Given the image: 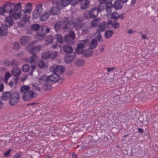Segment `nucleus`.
Instances as JSON below:
<instances>
[{"label":"nucleus","instance_id":"obj_1","mask_svg":"<svg viewBox=\"0 0 158 158\" xmlns=\"http://www.w3.org/2000/svg\"><path fill=\"white\" fill-rule=\"evenodd\" d=\"M79 44L76 49V52L79 54H83L86 57L91 56L93 54V51L89 49L83 50V49L87 46L89 42L88 39L80 40Z\"/></svg>","mask_w":158,"mask_h":158},{"label":"nucleus","instance_id":"obj_2","mask_svg":"<svg viewBox=\"0 0 158 158\" xmlns=\"http://www.w3.org/2000/svg\"><path fill=\"white\" fill-rule=\"evenodd\" d=\"M36 42L35 41H32L27 47V50L32 54L30 57V62L31 63L35 62V60L38 58V56L35 53L39 52L42 49V46L40 45L33 47V45L35 44Z\"/></svg>","mask_w":158,"mask_h":158},{"label":"nucleus","instance_id":"obj_3","mask_svg":"<svg viewBox=\"0 0 158 158\" xmlns=\"http://www.w3.org/2000/svg\"><path fill=\"white\" fill-rule=\"evenodd\" d=\"M12 6L14 7L13 9L9 8L8 13L9 14L10 17H12L15 19H18L20 18L21 14L20 12L18 11L21 8L22 5L21 3H19L15 5L13 4Z\"/></svg>","mask_w":158,"mask_h":158},{"label":"nucleus","instance_id":"obj_4","mask_svg":"<svg viewBox=\"0 0 158 158\" xmlns=\"http://www.w3.org/2000/svg\"><path fill=\"white\" fill-rule=\"evenodd\" d=\"M5 25L2 26L0 27V35H6L7 33V27H10L13 24V21L12 18L10 16H7L6 18Z\"/></svg>","mask_w":158,"mask_h":158},{"label":"nucleus","instance_id":"obj_5","mask_svg":"<svg viewBox=\"0 0 158 158\" xmlns=\"http://www.w3.org/2000/svg\"><path fill=\"white\" fill-rule=\"evenodd\" d=\"M38 82L39 85H43L44 89L47 90L51 88V86L47 84L48 81V77L46 75H43L40 77L38 79Z\"/></svg>","mask_w":158,"mask_h":158},{"label":"nucleus","instance_id":"obj_6","mask_svg":"<svg viewBox=\"0 0 158 158\" xmlns=\"http://www.w3.org/2000/svg\"><path fill=\"white\" fill-rule=\"evenodd\" d=\"M98 10L97 8L95 7L92 9L90 11L87 10L86 11L84 14L85 17L87 19L89 18H93L97 16L98 14Z\"/></svg>","mask_w":158,"mask_h":158},{"label":"nucleus","instance_id":"obj_7","mask_svg":"<svg viewBox=\"0 0 158 158\" xmlns=\"http://www.w3.org/2000/svg\"><path fill=\"white\" fill-rule=\"evenodd\" d=\"M41 33L37 31V35L38 39L40 40H42L44 39L46 33L50 31V29L48 28H46L45 26H43L41 27Z\"/></svg>","mask_w":158,"mask_h":158},{"label":"nucleus","instance_id":"obj_8","mask_svg":"<svg viewBox=\"0 0 158 158\" xmlns=\"http://www.w3.org/2000/svg\"><path fill=\"white\" fill-rule=\"evenodd\" d=\"M50 70L51 72L57 73L59 75L64 72V68L63 66L54 64L50 67Z\"/></svg>","mask_w":158,"mask_h":158},{"label":"nucleus","instance_id":"obj_9","mask_svg":"<svg viewBox=\"0 0 158 158\" xmlns=\"http://www.w3.org/2000/svg\"><path fill=\"white\" fill-rule=\"evenodd\" d=\"M69 35H65L64 40L67 43L71 45L74 43L75 37V34L73 31H71L69 32Z\"/></svg>","mask_w":158,"mask_h":158},{"label":"nucleus","instance_id":"obj_10","mask_svg":"<svg viewBox=\"0 0 158 158\" xmlns=\"http://www.w3.org/2000/svg\"><path fill=\"white\" fill-rule=\"evenodd\" d=\"M111 0H98L99 2H101L106 3V10L107 13L106 14V16L107 18L109 14L111 12L112 8V4L111 2Z\"/></svg>","mask_w":158,"mask_h":158},{"label":"nucleus","instance_id":"obj_11","mask_svg":"<svg viewBox=\"0 0 158 158\" xmlns=\"http://www.w3.org/2000/svg\"><path fill=\"white\" fill-rule=\"evenodd\" d=\"M34 92L31 90L29 91L26 93H24L22 97L23 100L26 101H27L31 100L34 96Z\"/></svg>","mask_w":158,"mask_h":158},{"label":"nucleus","instance_id":"obj_12","mask_svg":"<svg viewBox=\"0 0 158 158\" xmlns=\"http://www.w3.org/2000/svg\"><path fill=\"white\" fill-rule=\"evenodd\" d=\"M60 79L59 75L57 73H54L52 75L48 77V81H51L56 82Z\"/></svg>","mask_w":158,"mask_h":158},{"label":"nucleus","instance_id":"obj_13","mask_svg":"<svg viewBox=\"0 0 158 158\" xmlns=\"http://www.w3.org/2000/svg\"><path fill=\"white\" fill-rule=\"evenodd\" d=\"M106 22L103 21L100 23L97 28V32H101L105 31L106 28Z\"/></svg>","mask_w":158,"mask_h":158},{"label":"nucleus","instance_id":"obj_14","mask_svg":"<svg viewBox=\"0 0 158 158\" xmlns=\"http://www.w3.org/2000/svg\"><path fill=\"white\" fill-rule=\"evenodd\" d=\"M61 23L63 25V27L64 29H67L68 26L70 24H71V22H68V19L67 17H64L62 19Z\"/></svg>","mask_w":158,"mask_h":158},{"label":"nucleus","instance_id":"obj_15","mask_svg":"<svg viewBox=\"0 0 158 158\" xmlns=\"http://www.w3.org/2000/svg\"><path fill=\"white\" fill-rule=\"evenodd\" d=\"M50 15V13L49 11H46L40 17V20L44 21L47 20Z\"/></svg>","mask_w":158,"mask_h":158},{"label":"nucleus","instance_id":"obj_16","mask_svg":"<svg viewBox=\"0 0 158 158\" xmlns=\"http://www.w3.org/2000/svg\"><path fill=\"white\" fill-rule=\"evenodd\" d=\"M30 40V38L27 36H23L21 38L20 41L21 44L24 45L28 42Z\"/></svg>","mask_w":158,"mask_h":158},{"label":"nucleus","instance_id":"obj_17","mask_svg":"<svg viewBox=\"0 0 158 158\" xmlns=\"http://www.w3.org/2000/svg\"><path fill=\"white\" fill-rule=\"evenodd\" d=\"M75 58V55L71 56L69 55L68 56H66L65 58V61L66 63L69 64Z\"/></svg>","mask_w":158,"mask_h":158},{"label":"nucleus","instance_id":"obj_18","mask_svg":"<svg viewBox=\"0 0 158 158\" xmlns=\"http://www.w3.org/2000/svg\"><path fill=\"white\" fill-rule=\"evenodd\" d=\"M72 25H73V26H74L75 27H77L76 28V30H77V28H81L82 27V25L81 24V22L80 20V19L79 18H77L76 19V22H72Z\"/></svg>","mask_w":158,"mask_h":158},{"label":"nucleus","instance_id":"obj_19","mask_svg":"<svg viewBox=\"0 0 158 158\" xmlns=\"http://www.w3.org/2000/svg\"><path fill=\"white\" fill-rule=\"evenodd\" d=\"M20 73L21 69L18 68H14L11 71L12 75L15 76H18Z\"/></svg>","mask_w":158,"mask_h":158},{"label":"nucleus","instance_id":"obj_20","mask_svg":"<svg viewBox=\"0 0 158 158\" xmlns=\"http://www.w3.org/2000/svg\"><path fill=\"white\" fill-rule=\"evenodd\" d=\"M101 21V19L99 18H97L93 20L91 23V26L93 27H96L97 26L98 23Z\"/></svg>","mask_w":158,"mask_h":158},{"label":"nucleus","instance_id":"obj_21","mask_svg":"<svg viewBox=\"0 0 158 158\" xmlns=\"http://www.w3.org/2000/svg\"><path fill=\"white\" fill-rule=\"evenodd\" d=\"M97 45V42L95 39L92 40L89 44V47L91 49L96 48Z\"/></svg>","mask_w":158,"mask_h":158},{"label":"nucleus","instance_id":"obj_22","mask_svg":"<svg viewBox=\"0 0 158 158\" xmlns=\"http://www.w3.org/2000/svg\"><path fill=\"white\" fill-rule=\"evenodd\" d=\"M89 4V0H85L84 2H82L81 3V9L82 10L86 9L88 7Z\"/></svg>","mask_w":158,"mask_h":158},{"label":"nucleus","instance_id":"obj_23","mask_svg":"<svg viewBox=\"0 0 158 158\" xmlns=\"http://www.w3.org/2000/svg\"><path fill=\"white\" fill-rule=\"evenodd\" d=\"M64 51L67 53H70L73 52L72 48L67 45H65L63 47Z\"/></svg>","mask_w":158,"mask_h":158},{"label":"nucleus","instance_id":"obj_24","mask_svg":"<svg viewBox=\"0 0 158 158\" xmlns=\"http://www.w3.org/2000/svg\"><path fill=\"white\" fill-rule=\"evenodd\" d=\"M85 64V61L82 59H78L76 60L75 64L76 66L81 67L84 65Z\"/></svg>","mask_w":158,"mask_h":158},{"label":"nucleus","instance_id":"obj_25","mask_svg":"<svg viewBox=\"0 0 158 158\" xmlns=\"http://www.w3.org/2000/svg\"><path fill=\"white\" fill-rule=\"evenodd\" d=\"M18 80V78L16 77L11 80L9 83V86L11 87H15L17 83Z\"/></svg>","mask_w":158,"mask_h":158},{"label":"nucleus","instance_id":"obj_26","mask_svg":"<svg viewBox=\"0 0 158 158\" xmlns=\"http://www.w3.org/2000/svg\"><path fill=\"white\" fill-rule=\"evenodd\" d=\"M10 7V6L9 5H7L4 8L0 7V15H2L5 12L8 13Z\"/></svg>","mask_w":158,"mask_h":158},{"label":"nucleus","instance_id":"obj_27","mask_svg":"<svg viewBox=\"0 0 158 158\" xmlns=\"http://www.w3.org/2000/svg\"><path fill=\"white\" fill-rule=\"evenodd\" d=\"M32 10V7L31 4L30 3H28L25 6V10H23V11L25 14L28 13L31 11Z\"/></svg>","mask_w":158,"mask_h":158},{"label":"nucleus","instance_id":"obj_28","mask_svg":"<svg viewBox=\"0 0 158 158\" xmlns=\"http://www.w3.org/2000/svg\"><path fill=\"white\" fill-rule=\"evenodd\" d=\"M11 94L10 92L4 93L2 95L3 99L6 101L7 100L11 98Z\"/></svg>","mask_w":158,"mask_h":158},{"label":"nucleus","instance_id":"obj_29","mask_svg":"<svg viewBox=\"0 0 158 158\" xmlns=\"http://www.w3.org/2000/svg\"><path fill=\"white\" fill-rule=\"evenodd\" d=\"M113 6L116 9H119L122 8V5L119 0H117L114 2Z\"/></svg>","mask_w":158,"mask_h":158},{"label":"nucleus","instance_id":"obj_30","mask_svg":"<svg viewBox=\"0 0 158 158\" xmlns=\"http://www.w3.org/2000/svg\"><path fill=\"white\" fill-rule=\"evenodd\" d=\"M31 29L34 31H36L37 33V31H39L41 33V31H40L41 27H40V25L37 24H35L33 25L31 27Z\"/></svg>","mask_w":158,"mask_h":158},{"label":"nucleus","instance_id":"obj_31","mask_svg":"<svg viewBox=\"0 0 158 158\" xmlns=\"http://www.w3.org/2000/svg\"><path fill=\"white\" fill-rule=\"evenodd\" d=\"M108 24H111L112 27L114 28H118L119 26V23L117 22H112L110 20H108Z\"/></svg>","mask_w":158,"mask_h":158},{"label":"nucleus","instance_id":"obj_32","mask_svg":"<svg viewBox=\"0 0 158 158\" xmlns=\"http://www.w3.org/2000/svg\"><path fill=\"white\" fill-rule=\"evenodd\" d=\"M30 87L27 85H24L22 86L20 89V90L21 92L24 93H26L29 91Z\"/></svg>","mask_w":158,"mask_h":158},{"label":"nucleus","instance_id":"obj_33","mask_svg":"<svg viewBox=\"0 0 158 158\" xmlns=\"http://www.w3.org/2000/svg\"><path fill=\"white\" fill-rule=\"evenodd\" d=\"M59 11V10L56 7H54L51 8L50 13L52 15H56L57 14Z\"/></svg>","mask_w":158,"mask_h":158},{"label":"nucleus","instance_id":"obj_34","mask_svg":"<svg viewBox=\"0 0 158 158\" xmlns=\"http://www.w3.org/2000/svg\"><path fill=\"white\" fill-rule=\"evenodd\" d=\"M113 34V32L111 30H107L106 31L105 33V37L108 39L111 37Z\"/></svg>","mask_w":158,"mask_h":158},{"label":"nucleus","instance_id":"obj_35","mask_svg":"<svg viewBox=\"0 0 158 158\" xmlns=\"http://www.w3.org/2000/svg\"><path fill=\"white\" fill-rule=\"evenodd\" d=\"M100 2V4L98 5L97 10H98V12L101 11L103 10L104 8L105 4L104 2Z\"/></svg>","mask_w":158,"mask_h":158},{"label":"nucleus","instance_id":"obj_36","mask_svg":"<svg viewBox=\"0 0 158 158\" xmlns=\"http://www.w3.org/2000/svg\"><path fill=\"white\" fill-rule=\"evenodd\" d=\"M19 100L16 99H14V98H11L10 100L9 101V103L10 105L11 106H13L15 105L17 103Z\"/></svg>","mask_w":158,"mask_h":158},{"label":"nucleus","instance_id":"obj_37","mask_svg":"<svg viewBox=\"0 0 158 158\" xmlns=\"http://www.w3.org/2000/svg\"><path fill=\"white\" fill-rule=\"evenodd\" d=\"M30 67L27 64H24L22 67V70L24 72H27L29 70Z\"/></svg>","mask_w":158,"mask_h":158},{"label":"nucleus","instance_id":"obj_38","mask_svg":"<svg viewBox=\"0 0 158 158\" xmlns=\"http://www.w3.org/2000/svg\"><path fill=\"white\" fill-rule=\"evenodd\" d=\"M19 95L17 92H15L11 94V98L16 99L19 100Z\"/></svg>","mask_w":158,"mask_h":158},{"label":"nucleus","instance_id":"obj_39","mask_svg":"<svg viewBox=\"0 0 158 158\" xmlns=\"http://www.w3.org/2000/svg\"><path fill=\"white\" fill-rule=\"evenodd\" d=\"M36 10L37 12L40 14L42 13L43 11V8L42 6L41 5H40L37 6L35 10Z\"/></svg>","mask_w":158,"mask_h":158},{"label":"nucleus","instance_id":"obj_40","mask_svg":"<svg viewBox=\"0 0 158 158\" xmlns=\"http://www.w3.org/2000/svg\"><path fill=\"white\" fill-rule=\"evenodd\" d=\"M119 14L116 12H113L111 15L112 19L114 20L117 19L119 17Z\"/></svg>","mask_w":158,"mask_h":158},{"label":"nucleus","instance_id":"obj_41","mask_svg":"<svg viewBox=\"0 0 158 158\" xmlns=\"http://www.w3.org/2000/svg\"><path fill=\"white\" fill-rule=\"evenodd\" d=\"M42 56L44 59H48L50 57V53L49 52H44L43 53Z\"/></svg>","mask_w":158,"mask_h":158},{"label":"nucleus","instance_id":"obj_42","mask_svg":"<svg viewBox=\"0 0 158 158\" xmlns=\"http://www.w3.org/2000/svg\"><path fill=\"white\" fill-rule=\"evenodd\" d=\"M100 32H97V33H95L94 34V35L95 37V40H98V41H101L102 36L101 34H100Z\"/></svg>","mask_w":158,"mask_h":158},{"label":"nucleus","instance_id":"obj_43","mask_svg":"<svg viewBox=\"0 0 158 158\" xmlns=\"http://www.w3.org/2000/svg\"><path fill=\"white\" fill-rule=\"evenodd\" d=\"M61 1L64 7H66L70 4V0H61Z\"/></svg>","mask_w":158,"mask_h":158},{"label":"nucleus","instance_id":"obj_44","mask_svg":"<svg viewBox=\"0 0 158 158\" xmlns=\"http://www.w3.org/2000/svg\"><path fill=\"white\" fill-rule=\"evenodd\" d=\"M56 40L59 43H62L63 40L61 35L60 34H57L56 35Z\"/></svg>","mask_w":158,"mask_h":158},{"label":"nucleus","instance_id":"obj_45","mask_svg":"<svg viewBox=\"0 0 158 158\" xmlns=\"http://www.w3.org/2000/svg\"><path fill=\"white\" fill-rule=\"evenodd\" d=\"M11 77V75L9 72H7L6 73L5 77V82L6 83H7L8 80Z\"/></svg>","mask_w":158,"mask_h":158},{"label":"nucleus","instance_id":"obj_46","mask_svg":"<svg viewBox=\"0 0 158 158\" xmlns=\"http://www.w3.org/2000/svg\"><path fill=\"white\" fill-rule=\"evenodd\" d=\"M40 14L38 13L36 10H34L33 13V17L34 19H36L39 16Z\"/></svg>","mask_w":158,"mask_h":158},{"label":"nucleus","instance_id":"obj_47","mask_svg":"<svg viewBox=\"0 0 158 158\" xmlns=\"http://www.w3.org/2000/svg\"><path fill=\"white\" fill-rule=\"evenodd\" d=\"M37 64L38 66L41 68H43L45 65L44 63L42 60H40Z\"/></svg>","mask_w":158,"mask_h":158},{"label":"nucleus","instance_id":"obj_48","mask_svg":"<svg viewBox=\"0 0 158 158\" xmlns=\"http://www.w3.org/2000/svg\"><path fill=\"white\" fill-rule=\"evenodd\" d=\"M56 7L59 10L62 9L64 6H63V4L60 3V2H56Z\"/></svg>","mask_w":158,"mask_h":158},{"label":"nucleus","instance_id":"obj_49","mask_svg":"<svg viewBox=\"0 0 158 158\" xmlns=\"http://www.w3.org/2000/svg\"><path fill=\"white\" fill-rule=\"evenodd\" d=\"M79 2V0H70V3L72 6H75Z\"/></svg>","mask_w":158,"mask_h":158},{"label":"nucleus","instance_id":"obj_50","mask_svg":"<svg viewBox=\"0 0 158 158\" xmlns=\"http://www.w3.org/2000/svg\"><path fill=\"white\" fill-rule=\"evenodd\" d=\"M57 55V53L55 51L52 52L50 54V58L51 59L56 58Z\"/></svg>","mask_w":158,"mask_h":158},{"label":"nucleus","instance_id":"obj_51","mask_svg":"<svg viewBox=\"0 0 158 158\" xmlns=\"http://www.w3.org/2000/svg\"><path fill=\"white\" fill-rule=\"evenodd\" d=\"M53 41V39L52 37L50 36H48V39L46 40L47 44H49L52 43Z\"/></svg>","mask_w":158,"mask_h":158},{"label":"nucleus","instance_id":"obj_52","mask_svg":"<svg viewBox=\"0 0 158 158\" xmlns=\"http://www.w3.org/2000/svg\"><path fill=\"white\" fill-rule=\"evenodd\" d=\"M35 61V62H33L32 63V64L34 63V64L32 65L31 66V72L30 73V74L31 75H32V72L35 70V68H36ZM30 63L31 64V63Z\"/></svg>","mask_w":158,"mask_h":158},{"label":"nucleus","instance_id":"obj_53","mask_svg":"<svg viewBox=\"0 0 158 158\" xmlns=\"http://www.w3.org/2000/svg\"><path fill=\"white\" fill-rule=\"evenodd\" d=\"M19 65V62L16 60H14L11 63V65L12 67L18 66Z\"/></svg>","mask_w":158,"mask_h":158},{"label":"nucleus","instance_id":"obj_54","mask_svg":"<svg viewBox=\"0 0 158 158\" xmlns=\"http://www.w3.org/2000/svg\"><path fill=\"white\" fill-rule=\"evenodd\" d=\"M19 44L17 42H16L13 44V48L15 50L18 49L19 48Z\"/></svg>","mask_w":158,"mask_h":158},{"label":"nucleus","instance_id":"obj_55","mask_svg":"<svg viewBox=\"0 0 158 158\" xmlns=\"http://www.w3.org/2000/svg\"><path fill=\"white\" fill-rule=\"evenodd\" d=\"M23 20L25 22L28 21L30 19V17L28 15H25L23 17Z\"/></svg>","mask_w":158,"mask_h":158},{"label":"nucleus","instance_id":"obj_56","mask_svg":"<svg viewBox=\"0 0 158 158\" xmlns=\"http://www.w3.org/2000/svg\"><path fill=\"white\" fill-rule=\"evenodd\" d=\"M4 66H7L11 65V63L10 61L8 60H4Z\"/></svg>","mask_w":158,"mask_h":158},{"label":"nucleus","instance_id":"obj_57","mask_svg":"<svg viewBox=\"0 0 158 158\" xmlns=\"http://www.w3.org/2000/svg\"><path fill=\"white\" fill-rule=\"evenodd\" d=\"M11 151V149H9L6 152L4 153V156L6 157L9 156H10V153Z\"/></svg>","mask_w":158,"mask_h":158},{"label":"nucleus","instance_id":"obj_58","mask_svg":"<svg viewBox=\"0 0 158 158\" xmlns=\"http://www.w3.org/2000/svg\"><path fill=\"white\" fill-rule=\"evenodd\" d=\"M33 89L34 90H38L40 91V88L39 87L37 86H36L34 84L33 85Z\"/></svg>","mask_w":158,"mask_h":158},{"label":"nucleus","instance_id":"obj_59","mask_svg":"<svg viewBox=\"0 0 158 158\" xmlns=\"http://www.w3.org/2000/svg\"><path fill=\"white\" fill-rule=\"evenodd\" d=\"M60 27L59 26V23H56L55 25V28L56 30L57 31Z\"/></svg>","mask_w":158,"mask_h":158},{"label":"nucleus","instance_id":"obj_60","mask_svg":"<svg viewBox=\"0 0 158 158\" xmlns=\"http://www.w3.org/2000/svg\"><path fill=\"white\" fill-rule=\"evenodd\" d=\"M4 88V85L3 84L0 85V92L2 91Z\"/></svg>","mask_w":158,"mask_h":158},{"label":"nucleus","instance_id":"obj_61","mask_svg":"<svg viewBox=\"0 0 158 158\" xmlns=\"http://www.w3.org/2000/svg\"><path fill=\"white\" fill-rule=\"evenodd\" d=\"M88 30L87 29H83L82 30V33L83 34H86L87 33H88Z\"/></svg>","mask_w":158,"mask_h":158},{"label":"nucleus","instance_id":"obj_62","mask_svg":"<svg viewBox=\"0 0 158 158\" xmlns=\"http://www.w3.org/2000/svg\"><path fill=\"white\" fill-rule=\"evenodd\" d=\"M114 69V67H112L111 68H108L107 69V72L108 73L110 72L111 70H113Z\"/></svg>","mask_w":158,"mask_h":158},{"label":"nucleus","instance_id":"obj_63","mask_svg":"<svg viewBox=\"0 0 158 158\" xmlns=\"http://www.w3.org/2000/svg\"><path fill=\"white\" fill-rule=\"evenodd\" d=\"M134 31L132 29H130L128 30L127 33L129 34H131L133 33Z\"/></svg>","mask_w":158,"mask_h":158},{"label":"nucleus","instance_id":"obj_64","mask_svg":"<svg viewBox=\"0 0 158 158\" xmlns=\"http://www.w3.org/2000/svg\"><path fill=\"white\" fill-rule=\"evenodd\" d=\"M138 131L140 133H142L143 131V129L139 128L138 129Z\"/></svg>","mask_w":158,"mask_h":158}]
</instances>
